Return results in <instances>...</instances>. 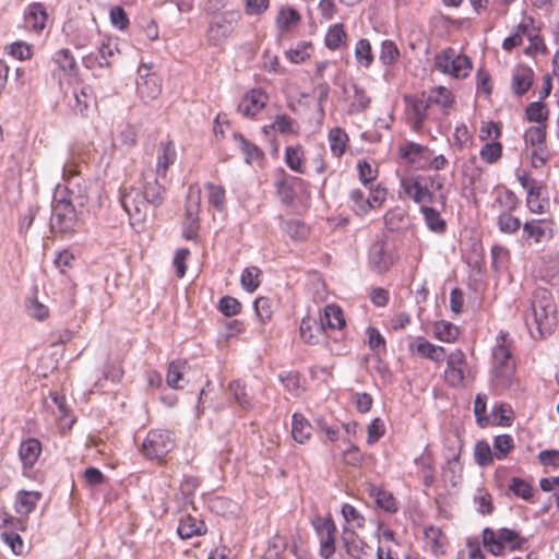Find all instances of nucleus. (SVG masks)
Listing matches in <instances>:
<instances>
[{
  "label": "nucleus",
  "instance_id": "obj_23",
  "mask_svg": "<svg viewBox=\"0 0 559 559\" xmlns=\"http://www.w3.org/2000/svg\"><path fill=\"white\" fill-rule=\"evenodd\" d=\"M177 152L173 141L162 142L157 155L156 176L165 177L170 165L175 163Z\"/></svg>",
  "mask_w": 559,
  "mask_h": 559
},
{
  "label": "nucleus",
  "instance_id": "obj_51",
  "mask_svg": "<svg viewBox=\"0 0 559 559\" xmlns=\"http://www.w3.org/2000/svg\"><path fill=\"white\" fill-rule=\"evenodd\" d=\"M436 337L442 342H454L459 336V328L449 321H439L435 324Z\"/></svg>",
  "mask_w": 559,
  "mask_h": 559
},
{
  "label": "nucleus",
  "instance_id": "obj_42",
  "mask_svg": "<svg viewBox=\"0 0 559 559\" xmlns=\"http://www.w3.org/2000/svg\"><path fill=\"white\" fill-rule=\"evenodd\" d=\"M346 37L344 25L338 23L329 27L324 43L329 49L337 50L344 44Z\"/></svg>",
  "mask_w": 559,
  "mask_h": 559
},
{
  "label": "nucleus",
  "instance_id": "obj_62",
  "mask_svg": "<svg viewBox=\"0 0 559 559\" xmlns=\"http://www.w3.org/2000/svg\"><path fill=\"white\" fill-rule=\"evenodd\" d=\"M199 486L200 480L195 476H188L181 481L179 490L185 504H193L194 493Z\"/></svg>",
  "mask_w": 559,
  "mask_h": 559
},
{
  "label": "nucleus",
  "instance_id": "obj_41",
  "mask_svg": "<svg viewBox=\"0 0 559 559\" xmlns=\"http://www.w3.org/2000/svg\"><path fill=\"white\" fill-rule=\"evenodd\" d=\"M336 526L330 525V531H326L324 534L319 535L320 542V550L319 554L323 559H331L335 554V535H336Z\"/></svg>",
  "mask_w": 559,
  "mask_h": 559
},
{
  "label": "nucleus",
  "instance_id": "obj_5",
  "mask_svg": "<svg viewBox=\"0 0 559 559\" xmlns=\"http://www.w3.org/2000/svg\"><path fill=\"white\" fill-rule=\"evenodd\" d=\"M239 20L240 14L236 11H225L212 19L205 35L207 44L217 47L225 43L234 32Z\"/></svg>",
  "mask_w": 559,
  "mask_h": 559
},
{
  "label": "nucleus",
  "instance_id": "obj_30",
  "mask_svg": "<svg viewBox=\"0 0 559 559\" xmlns=\"http://www.w3.org/2000/svg\"><path fill=\"white\" fill-rule=\"evenodd\" d=\"M228 391L242 409L249 411L253 407L252 397L248 394L247 386L241 380L231 381Z\"/></svg>",
  "mask_w": 559,
  "mask_h": 559
},
{
  "label": "nucleus",
  "instance_id": "obj_21",
  "mask_svg": "<svg viewBox=\"0 0 559 559\" xmlns=\"http://www.w3.org/2000/svg\"><path fill=\"white\" fill-rule=\"evenodd\" d=\"M523 231L526 238H532L537 243L549 240L554 236L550 223L545 219H532L524 223Z\"/></svg>",
  "mask_w": 559,
  "mask_h": 559
},
{
  "label": "nucleus",
  "instance_id": "obj_56",
  "mask_svg": "<svg viewBox=\"0 0 559 559\" xmlns=\"http://www.w3.org/2000/svg\"><path fill=\"white\" fill-rule=\"evenodd\" d=\"M116 52H118V45L116 40L111 38L103 39L98 46V56L100 58L98 66L100 68L109 67L110 62L108 59L114 57Z\"/></svg>",
  "mask_w": 559,
  "mask_h": 559
},
{
  "label": "nucleus",
  "instance_id": "obj_64",
  "mask_svg": "<svg viewBox=\"0 0 559 559\" xmlns=\"http://www.w3.org/2000/svg\"><path fill=\"white\" fill-rule=\"evenodd\" d=\"M240 301L231 296H223L218 301V310L226 317H234L241 311Z\"/></svg>",
  "mask_w": 559,
  "mask_h": 559
},
{
  "label": "nucleus",
  "instance_id": "obj_54",
  "mask_svg": "<svg viewBox=\"0 0 559 559\" xmlns=\"http://www.w3.org/2000/svg\"><path fill=\"white\" fill-rule=\"evenodd\" d=\"M509 489L514 493V496L522 498L525 501L531 502L533 499V487L521 477H513L509 485Z\"/></svg>",
  "mask_w": 559,
  "mask_h": 559
},
{
  "label": "nucleus",
  "instance_id": "obj_39",
  "mask_svg": "<svg viewBox=\"0 0 559 559\" xmlns=\"http://www.w3.org/2000/svg\"><path fill=\"white\" fill-rule=\"evenodd\" d=\"M414 463L420 466V469L424 474L423 483L425 487H431L435 484L436 477L428 447H426L424 453L420 456L414 460Z\"/></svg>",
  "mask_w": 559,
  "mask_h": 559
},
{
  "label": "nucleus",
  "instance_id": "obj_52",
  "mask_svg": "<svg viewBox=\"0 0 559 559\" xmlns=\"http://www.w3.org/2000/svg\"><path fill=\"white\" fill-rule=\"evenodd\" d=\"M324 318L328 326L331 329H342L345 326L343 310L337 305H328L324 309Z\"/></svg>",
  "mask_w": 559,
  "mask_h": 559
},
{
  "label": "nucleus",
  "instance_id": "obj_18",
  "mask_svg": "<svg viewBox=\"0 0 559 559\" xmlns=\"http://www.w3.org/2000/svg\"><path fill=\"white\" fill-rule=\"evenodd\" d=\"M41 453V443L35 438H28L21 442L19 448V457L23 469H31L36 464Z\"/></svg>",
  "mask_w": 559,
  "mask_h": 559
},
{
  "label": "nucleus",
  "instance_id": "obj_32",
  "mask_svg": "<svg viewBox=\"0 0 559 559\" xmlns=\"http://www.w3.org/2000/svg\"><path fill=\"white\" fill-rule=\"evenodd\" d=\"M52 60L58 68L68 75H75L78 73V63L71 53L70 49L62 48L55 52Z\"/></svg>",
  "mask_w": 559,
  "mask_h": 559
},
{
  "label": "nucleus",
  "instance_id": "obj_60",
  "mask_svg": "<svg viewBox=\"0 0 559 559\" xmlns=\"http://www.w3.org/2000/svg\"><path fill=\"white\" fill-rule=\"evenodd\" d=\"M300 21L299 12L289 7L286 9H282L278 12L276 23L278 27L283 31H288L292 26L296 25Z\"/></svg>",
  "mask_w": 559,
  "mask_h": 559
},
{
  "label": "nucleus",
  "instance_id": "obj_57",
  "mask_svg": "<svg viewBox=\"0 0 559 559\" xmlns=\"http://www.w3.org/2000/svg\"><path fill=\"white\" fill-rule=\"evenodd\" d=\"M502 155V144L493 140L491 142H487L479 152L480 158L487 164H493L500 159Z\"/></svg>",
  "mask_w": 559,
  "mask_h": 559
},
{
  "label": "nucleus",
  "instance_id": "obj_59",
  "mask_svg": "<svg viewBox=\"0 0 559 559\" xmlns=\"http://www.w3.org/2000/svg\"><path fill=\"white\" fill-rule=\"evenodd\" d=\"M474 414L476 417V423L480 428H486L490 420L487 416V396L485 394L478 393L474 401Z\"/></svg>",
  "mask_w": 559,
  "mask_h": 559
},
{
  "label": "nucleus",
  "instance_id": "obj_29",
  "mask_svg": "<svg viewBox=\"0 0 559 559\" xmlns=\"http://www.w3.org/2000/svg\"><path fill=\"white\" fill-rule=\"evenodd\" d=\"M328 140L332 154L341 157L346 151L349 138L344 129L335 127L329 131Z\"/></svg>",
  "mask_w": 559,
  "mask_h": 559
},
{
  "label": "nucleus",
  "instance_id": "obj_8",
  "mask_svg": "<svg viewBox=\"0 0 559 559\" xmlns=\"http://www.w3.org/2000/svg\"><path fill=\"white\" fill-rule=\"evenodd\" d=\"M467 372L468 366L466 357L461 349H456L447 356L444 379L450 386L459 388L463 385Z\"/></svg>",
  "mask_w": 559,
  "mask_h": 559
},
{
  "label": "nucleus",
  "instance_id": "obj_34",
  "mask_svg": "<svg viewBox=\"0 0 559 559\" xmlns=\"http://www.w3.org/2000/svg\"><path fill=\"white\" fill-rule=\"evenodd\" d=\"M525 117L530 122L546 124L549 117V109L544 102L538 99L527 105L525 109Z\"/></svg>",
  "mask_w": 559,
  "mask_h": 559
},
{
  "label": "nucleus",
  "instance_id": "obj_2",
  "mask_svg": "<svg viewBox=\"0 0 559 559\" xmlns=\"http://www.w3.org/2000/svg\"><path fill=\"white\" fill-rule=\"evenodd\" d=\"M557 306L550 290L539 287L534 290L531 300V313L525 323L533 338L550 335L557 325Z\"/></svg>",
  "mask_w": 559,
  "mask_h": 559
},
{
  "label": "nucleus",
  "instance_id": "obj_31",
  "mask_svg": "<svg viewBox=\"0 0 559 559\" xmlns=\"http://www.w3.org/2000/svg\"><path fill=\"white\" fill-rule=\"evenodd\" d=\"M282 228L293 241H305L310 234L309 226L299 219L283 221Z\"/></svg>",
  "mask_w": 559,
  "mask_h": 559
},
{
  "label": "nucleus",
  "instance_id": "obj_48",
  "mask_svg": "<svg viewBox=\"0 0 559 559\" xmlns=\"http://www.w3.org/2000/svg\"><path fill=\"white\" fill-rule=\"evenodd\" d=\"M260 274L261 270L257 266L246 267L240 276L241 287L247 293H253L260 286Z\"/></svg>",
  "mask_w": 559,
  "mask_h": 559
},
{
  "label": "nucleus",
  "instance_id": "obj_25",
  "mask_svg": "<svg viewBox=\"0 0 559 559\" xmlns=\"http://www.w3.org/2000/svg\"><path fill=\"white\" fill-rule=\"evenodd\" d=\"M47 17L46 9L39 2L31 3L24 13L26 24L36 32H40L45 28Z\"/></svg>",
  "mask_w": 559,
  "mask_h": 559
},
{
  "label": "nucleus",
  "instance_id": "obj_46",
  "mask_svg": "<svg viewBox=\"0 0 559 559\" xmlns=\"http://www.w3.org/2000/svg\"><path fill=\"white\" fill-rule=\"evenodd\" d=\"M514 449V440L508 433L496 436L493 439L495 457L497 460H504L509 453Z\"/></svg>",
  "mask_w": 559,
  "mask_h": 559
},
{
  "label": "nucleus",
  "instance_id": "obj_9",
  "mask_svg": "<svg viewBox=\"0 0 559 559\" xmlns=\"http://www.w3.org/2000/svg\"><path fill=\"white\" fill-rule=\"evenodd\" d=\"M433 151L426 145L407 141L400 147V156L419 170H428L429 157Z\"/></svg>",
  "mask_w": 559,
  "mask_h": 559
},
{
  "label": "nucleus",
  "instance_id": "obj_37",
  "mask_svg": "<svg viewBox=\"0 0 559 559\" xmlns=\"http://www.w3.org/2000/svg\"><path fill=\"white\" fill-rule=\"evenodd\" d=\"M426 97L430 107L432 105L440 106L443 110L450 108L454 102L451 92L444 86H439L426 93Z\"/></svg>",
  "mask_w": 559,
  "mask_h": 559
},
{
  "label": "nucleus",
  "instance_id": "obj_15",
  "mask_svg": "<svg viewBox=\"0 0 559 559\" xmlns=\"http://www.w3.org/2000/svg\"><path fill=\"white\" fill-rule=\"evenodd\" d=\"M266 99L267 96L262 90H251L240 100L238 111L245 117L252 118L263 109Z\"/></svg>",
  "mask_w": 559,
  "mask_h": 559
},
{
  "label": "nucleus",
  "instance_id": "obj_14",
  "mask_svg": "<svg viewBox=\"0 0 559 559\" xmlns=\"http://www.w3.org/2000/svg\"><path fill=\"white\" fill-rule=\"evenodd\" d=\"M535 73L534 70L524 64L518 66L512 72L511 88L515 96L522 97L533 86Z\"/></svg>",
  "mask_w": 559,
  "mask_h": 559
},
{
  "label": "nucleus",
  "instance_id": "obj_38",
  "mask_svg": "<svg viewBox=\"0 0 559 559\" xmlns=\"http://www.w3.org/2000/svg\"><path fill=\"white\" fill-rule=\"evenodd\" d=\"M207 191V200L211 206L217 212H223L226 209V191L223 186H217L212 182L205 183Z\"/></svg>",
  "mask_w": 559,
  "mask_h": 559
},
{
  "label": "nucleus",
  "instance_id": "obj_45",
  "mask_svg": "<svg viewBox=\"0 0 559 559\" xmlns=\"http://www.w3.org/2000/svg\"><path fill=\"white\" fill-rule=\"evenodd\" d=\"M349 199L353 202V210L359 215H364L374 207L370 197H367L365 191L360 189H353L349 193Z\"/></svg>",
  "mask_w": 559,
  "mask_h": 559
},
{
  "label": "nucleus",
  "instance_id": "obj_11",
  "mask_svg": "<svg viewBox=\"0 0 559 559\" xmlns=\"http://www.w3.org/2000/svg\"><path fill=\"white\" fill-rule=\"evenodd\" d=\"M516 366L491 367L490 384L495 394L508 391L515 381Z\"/></svg>",
  "mask_w": 559,
  "mask_h": 559
},
{
  "label": "nucleus",
  "instance_id": "obj_50",
  "mask_svg": "<svg viewBox=\"0 0 559 559\" xmlns=\"http://www.w3.org/2000/svg\"><path fill=\"white\" fill-rule=\"evenodd\" d=\"M451 69L450 73L454 78H466L468 75L469 70L472 69V61L465 55H455L453 56V60H450Z\"/></svg>",
  "mask_w": 559,
  "mask_h": 559
},
{
  "label": "nucleus",
  "instance_id": "obj_43",
  "mask_svg": "<svg viewBox=\"0 0 559 559\" xmlns=\"http://www.w3.org/2000/svg\"><path fill=\"white\" fill-rule=\"evenodd\" d=\"M483 545L493 556H501L504 552L506 546L490 527L483 530Z\"/></svg>",
  "mask_w": 559,
  "mask_h": 559
},
{
  "label": "nucleus",
  "instance_id": "obj_4",
  "mask_svg": "<svg viewBox=\"0 0 559 559\" xmlns=\"http://www.w3.org/2000/svg\"><path fill=\"white\" fill-rule=\"evenodd\" d=\"M62 178L66 186L61 189L58 185L53 194L64 197L79 207H83L88 201L87 187L76 168L67 163L62 167Z\"/></svg>",
  "mask_w": 559,
  "mask_h": 559
},
{
  "label": "nucleus",
  "instance_id": "obj_63",
  "mask_svg": "<svg viewBox=\"0 0 559 559\" xmlns=\"http://www.w3.org/2000/svg\"><path fill=\"white\" fill-rule=\"evenodd\" d=\"M357 169L359 175V180L361 183L371 189L372 182L377 178L378 170L377 168H373L370 163L367 160H358L357 163Z\"/></svg>",
  "mask_w": 559,
  "mask_h": 559
},
{
  "label": "nucleus",
  "instance_id": "obj_22",
  "mask_svg": "<svg viewBox=\"0 0 559 559\" xmlns=\"http://www.w3.org/2000/svg\"><path fill=\"white\" fill-rule=\"evenodd\" d=\"M409 349L412 352L416 350V353L424 358H428L435 362H439L445 359V350L442 346L435 345L423 336L417 338V344H411Z\"/></svg>",
  "mask_w": 559,
  "mask_h": 559
},
{
  "label": "nucleus",
  "instance_id": "obj_53",
  "mask_svg": "<svg viewBox=\"0 0 559 559\" xmlns=\"http://www.w3.org/2000/svg\"><path fill=\"white\" fill-rule=\"evenodd\" d=\"M547 124H536L530 127L524 133L526 146L540 145L546 143Z\"/></svg>",
  "mask_w": 559,
  "mask_h": 559
},
{
  "label": "nucleus",
  "instance_id": "obj_27",
  "mask_svg": "<svg viewBox=\"0 0 559 559\" xmlns=\"http://www.w3.org/2000/svg\"><path fill=\"white\" fill-rule=\"evenodd\" d=\"M233 136L237 142L238 147L243 153L245 162L247 164H252L253 162L262 160L264 158L263 151L258 145L246 139L241 133L235 132Z\"/></svg>",
  "mask_w": 559,
  "mask_h": 559
},
{
  "label": "nucleus",
  "instance_id": "obj_33",
  "mask_svg": "<svg viewBox=\"0 0 559 559\" xmlns=\"http://www.w3.org/2000/svg\"><path fill=\"white\" fill-rule=\"evenodd\" d=\"M496 534L504 546H509L510 550H522L527 543V538L521 536L519 532L512 528L501 527Z\"/></svg>",
  "mask_w": 559,
  "mask_h": 559
},
{
  "label": "nucleus",
  "instance_id": "obj_12",
  "mask_svg": "<svg viewBox=\"0 0 559 559\" xmlns=\"http://www.w3.org/2000/svg\"><path fill=\"white\" fill-rule=\"evenodd\" d=\"M342 542L347 555L353 559H365L371 555V547L354 530L344 527Z\"/></svg>",
  "mask_w": 559,
  "mask_h": 559
},
{
  "label": "nucleus",
  "instance_id": "obj_28",
  "mask_svg": "<svg viewBox=\"0 0 559 559\" xmlns=\"http://www.w3.org/2000/svg\"><path fill=\"white\" fill-rule=\"evenodd\" d=\"M41 498L39 491L20 490L16 495L15 510L20 514H29L33 512Z\"/></svg>",
  "mask_w": 559,
  "mask_h": 559
},
{
  "label": "nucleus",
  "instance_id": "obj_13",
  "mask_svg": "<svg viewBox=\"0 0 559 559\" xmlns=\"http://www.w3.org/2000/svg\"><path fill=\"white\" fill-rule=\"evenodd\" d=\"M459 449L452 455H447V464L442 467V478L451 486L455 487L461 478L463 472V465L460 462V456L463 448V441L461 438H455Z\"/></svg>",
  "mask_w": 559,
  "mask_h": 559
},
{
  "label": "nucleus",
  "instance_id": "obj_19",
  "mask_svg": "<svg viewBox=\"0 0 559 559\" xmlns=\"http://www.w3.org/2000/svg\"><path fill=\"white\" fill-rule=\"evenodd\" d=\"M142 197L154 207L159 206L165 200L166 189L158 182L156 176H145L142 187Z\"/></svg>",
  "mask_w": 559,
  "mask_h": 559
},
{
  "label": "nucleus",
  "instance_id": "obj_10",
  "mask_svg": "<svg viewBox=\"0 0 559 559\" xmlns=\"http://www.w3.org/2000/svg\"><path fill=\"white\" fill-rule=\"evenodd\" d=\"M385 247L384 240H378L371 245L368 252L369 266L379 274L386 272L394 262L393 254Z\"/></svg>",
  "mask_w": 559,
  "mask_h": 559
},
{
  "label": "nucleus",
  "instance_id": "obj_20",
  "mask_svg": "<svg viewBox=\"0 0 559 559\" xmlns=\"http://www.w3.org/2000/svg\"><path fill=\"white\" fill-rule=\"evenodd\" d=\"M143 69L148 71V68L143 66L139 69L140 79L138 80V92L143 98L154 99L160 93V83L155 74H142Z\"/></svg>",
  "mask_w": 559,
  "mask_h": 559
},
{
  "label": "nucleus",
  "instance_id": "obj_49",
  "mask_svg": "<svg viewBox=\"0 0 559 559\" xmlns=\"http://www.w3.org/2000/svg\"><path fill=\"white\" fill-rule=\"evenodd\" d=\"M285 163L294 171L305 174L302 167V148L300 145L287 146L285 148Z\"/></svg>",
  "mask_w": 559,
  "mask_h": 559
},
{
  "label": "nucleus",
  "instance_id": "obj_55",
  "mask_svg": "<svg viewBox=\"0 0 559 559\" xmlns=\"http://www.w3.org/2000/svg\"><path fill=\"white\" fill-rule=\"evenodd\" d=\"M312 49V44L310 41H299L295 48H292L285 52L286 58L296 64L304 62L306 59L310 57L309 50Z\"/></svg>",
  "mask_w": 559,
  "mask_h": 559
},
{
  "label": "nucleus",
  "instance_id": "obj_40",
  "mask_svg": "<svg viewBox=\"0 0 559 559\" xmlns=\"http://www.w3.org/2000/svg\"><path fill=\"white\" fill-rule=\"evenodd\" d=\"M206 503L212 513L222 516L234 513V508L236 507L231 499L222 496L210 497Z\"/></svg>",
  "mask_w": 559,
  "mask_h": 559
},
{
  "label": "nucleus",
  "instance_id": "obj_61",
  "mask_svg": "<svg viewBox=\"0 0 559 559\" xmlns=\"http://www.w3.org/2000/svg\"><path fill=\"white\" fill-rule=\"evenodd\" d=\"M341 513L346 523L353 525L356 528H362L365 526L364 515L350 503H344L341 508Z\"/></svg>",
  "mask_w": 559,
  "mask_h": 559
},
{
  "label": "nucleus",
  "instance_id": "obj_24",
  "mask_svg": "<svg viewBox=\"0 0 559 559\" xmlns=\"http://www.w3.org/2000/svg\"><path fill=\"white\" fill-rule=\"evenodd\" d=\"M405 99L411 105L413 128L415 130H419L427 118V110L430 108L426 93H423L421 96L417 98L409 99L408 97H405Z\"/></svg>",
  "mask_w": 559,
  "mask_h": 559
},
{
  "label": "nucleus",
  "instance_id": "obj_16",
  "mask_svg": "<svg viewBox=\"0 0 559 559\" xmlns=\"http://www.w3.org/2000/svg\"><path fill=\"white\" fill-rule=\"evenodd\" d=\"M516 366L510 347L507 345V333L500 331L491 352V367Z\"/></svg>",
  "mask_w": 559,
  "mask_h": 559
},
{
  "label": "nucleus",
  "instance_id": "obj_17",
  "mask_svg": "<svg viewBox=\"0 0 559 559\" xmlns=\"http://www.w3.org/2000/svg\"><path fill=\"white\" fill-rule=\"evenodd\" d=\"M207 526L203 520H199L191 514L182 516L177 527V534L181 539H189L194 536L205 535Z\"/></svg>",
  "mask_w": 559,
  "mask_h": 559
},
{
  "label": "nucleus",
  "instance_id": "obj_36",
  "mask_svg": "<svg viewBox=\"0 0 559 559\" xmlns=\"http://www.w3.org/2000/svg\"><path fill=\"white\" fill-rule=\"evenodd\" d=\"M200 228L198 212L190 206L186 209V219L182 225V237L186 240L198 241Z\"/></svg>",
  "mask_w": 559,
  "mask_h": 559
},
{
  "label": "nucleus",
  "instance_id": "obj_6",
  "mask_svg": "<svg viewBox=\"0 0 559 559\" xmlns=\"http://www.w3.org/2000/svg\"><path fill=\"white\" fill-rule=\"evenodd\" d=\"M120 202L129 215L132 228L138 233L143 230L150 203L142 197L141 190L132 188L128 192H121Z\"/></svg>",
  "mask_w": 559,
  "mask_h": 559
},
{
  "label": "nucleus",
  "instance_id": "obj_1",
  "mask_svg": "<svg viewBox=\"0 0 559 559\" xmlns=\"http://www.w3.org/2000/svg\"><path fill=\"white\" fill-rule=\"evenodd\" d=\"M443 177L435 174L429 176H416L401 180L404 193L416 204L424 216L427 228L435 234H443L447 230V222L440 215L447 207L448 197L444 193L436 195V191L443 188Z\"/></svg>",
  "mask_w": 559,
  "mask_h": 559
},
{
  "label": "nucleus",
  "instance_id": "obj_44",
  "mask_svg": "<svg viewBox=\"0 0 559 559\" xmlns=\"http://www.w3.org/2000/svg\"><path fill=\"white\" fill-rule=\"evenodd\" d=\"M400 56V49L393 40L385 39L381 43L379 60L383 66L394 64Z\"/></svg>",
  "mask_w": 559,
  "mask_h": 559
},
{
  "label": "nucleus",
  "instance_id": "obj_47",
  "mask_svg": "<svg viewBox=\"0 0 559 559\" xmlns=\"http://www.w3.org/2000/svg\"><path fill=\"white\" fill-rule=\"evenodd\" d=\"M355 57L357 62L364 68H369L372 64L373 53L371 44L368 39L361 38L357 41L355 47Z\"/></svg>",
  "mask_w": 559,
  "mask_h": 559
},
{
  "label": "nucleus",
  "instance_id": "obj_26",
  "mask_svg": "<svg viewBox=\"0 0 559 559\" xmlns=\"http://www.w3.org/2000/svg\"><path fill=\"white\" fill-rule=\"evenodd\" d=\"M312 435V426L309 420L300 413H294L292 416V437L293 439L304 444Z\"/></svg>",
  "mask_w": 559,
  "mask_h": 559
},
{
  "label": "nucleus",
  "instance_id": "obj_58",
  "mask_svg": "<svg viewBox=\"0 0 559 559\" xmlns=\"http://www.w3.org/2000/svg\"><path fill=\"white\" fill-rule=\"evenodd\" d=\"M495 452L492 453L490 445L487 441H477L474 449L475 462L479 466H488L492 463Z\"/></svg>",
  "mask_w": 559,
  "mask_h": 559
},
{
  "label": "nucleus",
  "instance_id": "obj_3",
  "mask_svg": "<svg viewBox=\"0 0 559 559\" xmlns=\"http://www.w3.org/2000/svg\"><path fill=\"white\" fill-rule=\"evenodd\" d=\"M78 205L64 197L53 194L51 202L50 230L63 236L73 235L79 224Z\"/></svg>",
  "mask_w": 559,
  "mask_h": 559
},
{
  "label": "nucleus",
  "instance_id": "obj_7",
  "mask_svg": "<svg viewBox=\"0 0 559 559\" xmlns=\"http://www.w3.org/2000/svg\"><path fill=\"white\" fill-rule=\"evenodd\" d=\"M175 447L173 433L168 430H150L141 448L148 460H160Z\"/></svg>",
  "mask_w": 559,
  "mask_h": 559
},
{
  "label": "nucleus",
  "instance_id": "obj_35",
  "mask_svg": "<svg viewBox=\"0 0 559 559\" xmlns=\"http://www.w3.org/2000/svg\"><path fill=\"white\" fill-rule=\"evenodd\" d=\"M370 496L374 499L377 507L382 510L390 513L397 511L396 500L391 492L379 487H373L370 491Z\"/></svg>",
  "mask_w": 559,
  "mask_h": 559
}]
</instances>
